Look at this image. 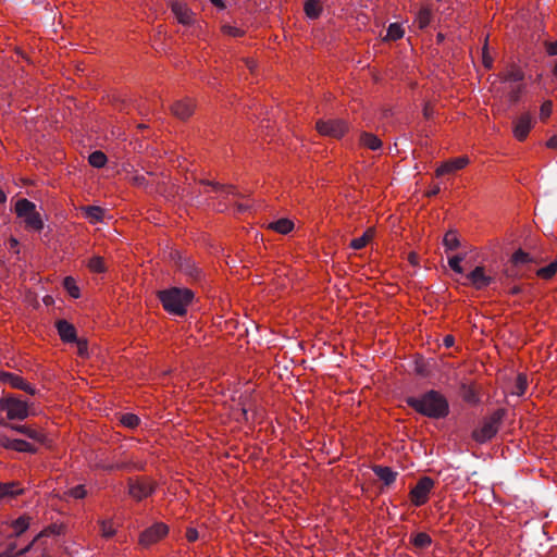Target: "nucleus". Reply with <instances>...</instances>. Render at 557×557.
Returning a JSON list of instances; mask_svg holds the SVG:
<instances>
[{
	"label": "nucleus",
	"mask_w": 557,
	"mask_h": 557,
	"mask_svg": "<svg viewBox=\"0 0 557 557\" xmlns=\"http://www.w3.org/2000/svg\"><path fill=\"white\" fill-rule=\"evenodd\" d=\"M407 404L430 418H443L448 413V403L438 392L430 391L420 397H409Z\"/></svg>",
	"instance_id": "f257e3e1"
},
{
	"label": "nucleus",
	"mask_w": 557,
	"mask_h": 557,
	"mask_svg": "<svg viewBox=\"0 0 557 557\" xmlns=\"http://www.w3.org/2000/svg\"><path fill=\"white\" fill-rule=\"evenodd\" d=\"M194 294L188 288L173 287L159 293V299L164 308L171 314L183 315L191 302Z\"/></svg>",
	"instance_id": "f03ea898"
},
{
	"label": "nucleus",
	"mask_w": 557,
	"mask_h": 557,
	"mask_svg": "<svg viewBox=\"0 0 557 557\" xmlns=\"http://www.w3.org/2000/svg\"><path fill=\"white\" fill-rule=\"evenodd\" d=\"M0 410L7 413L9 420H24L33 413L27 401L13 395L0 398Z\"/></svg>",
	"instance_id": "7ed1b4c3"
},
{
	"label": "nucleus",
	"mask_w": 557,
	"mask_h": 557,
	"mask_svg": "<svg viewBox=\"0 0 557 557\" xmlns=\"http://www.w3.org/2000/svg\"><path fill=\"white\" fill-rule=\"evenodd\" d=\"M15 213L23 220L27 228L34 231L42 230L44 222L39 212L36 210L35 203L32 201L25 198L17 200L15 203Z\"/></svg>",
	"instance_id": "20e7f679"
},
{
	"label": "nucleus",
	"mask_w": 557,
	"mask_h": 557,
	"mask_svg": "<svg viewBox=\"0 0 557 557\" xmlns=\"http://www.w3.org/2000/svg\"><path fill=\"white\" fill-rule=\"evenodd\" d=\"M503 417L504 411L496 410L491 416L485 418L480 426L473 431V440L478 443H485L494 437L498 431Z\"/></svg>",
	"instance_id": "39448f33"
},
{
	"label": "nucleus",
	"mask_w": 557,
	"mask_h": 557,
	"mask_svg": "<svg viewBox=\"0 0 557 557\" xmlns=\"http://www.w3.org/2000/svg\"><path fill=\"white\" fill-rule=\"evenodd\" d=\"M434 481L430 476H422L409 493L410 502L416 507L428 503L430 493L434 488Z\"/></svg>",
	"instance_id": "423d86ee"
},
{
	"label": "nucleus",
	"mask_w": 557,
	"mask_h": 557,
	"mask_svg": "<svg viewBox=\"0 0 557 557\" xmlns=\"http://www.w3.org/2000/svg\"><path fill=\"white\" fill-rule=\"evenodd\" d=\"M318 133L322 136L339 139L348 131V125L343 120L330 119L319 120L315 124Z\"/></svg>",
	"instance_id": "0eeeda50"
},
{
	"label": "nucleus",
	"mask_w": 557,
	"mask_h": 557,
	"mask_svg": "<svg viewBox=\"0 0 557 557\" xmlns=\"http://www.w3.org/2000/svg\"><path fill=\"white\" fill-rule=\"evenodd\" d=\"M168 533V525L163 522H157L140 533L138 542L141 546L149 547L166 536Z\"/></svg>",
	"instance_id": "6e6552de"
},
{
	"label": "nucleus",
	"mask_w": 557,
	"mask_h": 557,
	"mask_svg": "<svg viewBox=\"0 0 557 557\" xmlns=\"http://www.w3.org/2000/svg\"><path fill=\"white\" fill-rule=\"evenodd\" d=\"M512 124H513V126H512L513 137L519 141H523L528 137L531 129L533 128L534 119L531 115V113L525 112V113H522L520 116H518L512 122Z\"/></svg>",
	"instance_id": "1a4fd4ad"
},
{
	"label": "nucleus",
	"mask_w": 557,
	"mask_h": 557,
	"mask_svg": "<svg viewBox=\"0 0 557 557\" xmlns=\"http://www.w3.org/2000/svg\"><path fill=\"white\" fill-rule=\"evenodd\" d=\"M128 491L132 497L141 500L153 493L154 484L149 479H137L129 482Z\"/></svg>",
	"instance_id": "9d476101"
},
{
	"label": "nucleus",
	"mask_w": 557,
	"mask_h": 557,
	"mask_svg": "<svg viewBox=\"0 0 557 557\" xmlns=\"http://www.w3.org/2000/svg\"><path fill=\"white\" fill-rule=\"evenodd\" d=\"M467 280L469 281V284L475 289H483L493 282V277L487 274L484 267H475L467 275Z\"/></svg>",
	"instance_id": "9b49d317"
},
{
	"label": "nucleus",
	"mask_w": 557,
	"mask_h": 557,
	"mask_svg": "<svg viewBox=\"0 0 557 557\" xmlns=\"http://www.w3.org/2000/svg\"><path fill=\"white\" fill-rule=\"evenodd\" d=\"M469 163L468 157H458L450 159L444 163H442L436 169V176H443L445 174L454 173L456 171H459L463 168H466Z\"/></svg>",
	"instance_id": "f8f14e48"
},
{
	"label": "nucleus",
	"mask_w": 557,
	"mask_h": 557,
	"mask_svg": "<svg viewBox=\"0 0 557 557\" xmlns=\"http://www.w3.org/2000/svg\"><path fill=\"white\" fill-rule=\"evenodd\" d=\"M172 12L175 15L178 23L183 25H189L194 21V13L187 7L186 3L175 0L171 5Z\"/></svg>",
	"instance_id": "ddd939ff"
},
{
	"label": "nucleus",
	"mask_w": 557,
	"mask_h": 557,
	"mask_svg": "<svg viewBox=\"0 0 557 557\" xmlns=\"http://www.w3.org/2000/svg\"><path fill=\"white\" fill-rule=\"evenodd\" d=\"M0 445L16 451L35 453L36 447L34 444L18 438L0 437Z\"/></svg>",
	"instance_id": "4468645a"
},
{
	"label": "nucleus",
	"mask_w": 557,
	"mask_h": 557,
	"mask_svg": "<svg viewBox=\"0 0 557 557\" xmlns=\"http://www.w3.org/2000/svg\"><path fill=\"white\" fill-rule=\"evenodd\" d=\"M194 108H195V104L191 99H183V100L176 101L172 106L171 109L175 116L184 120V119L189 117L193 114Z\"/></svg>",
	"instance_id": "2eb2a0df"
},
{
	"label": "nucleus",
	"mask_w": 557,
	"mask_h": 557,
	"mask_svg": "<svg viewBox=\"0 0 557 557\" xmlns=\"http://www.w3.org/2000/svg\"><path fill=\"white\" fill-rule=\"evenodd\" d=\"M34 542L35 541L23 547H18L16 542H8L4 549L0 552V557H21L30 550Z\"/></svg>",
	"instance_id": "dca6fc26"
},
{
	"label": "nucleus",
	"mask_w": 557,
	"mask_h": 557,
	"mask_svg": "<svg viewBox=\"0 0 557 557\" xmlns=\"http://www.w3.org/2000/svg\"><path fill=\"white\" fill-rule=\"evenodd\" d=\"M84 218L90 223V224H97L101 223L104 219L106 211L103 208L98 206H87L81 208Z\"/></svg>",
	"instance_id": "f3484780"
},
{
	"label": "nucleus",
	"mask_w": 557,
	"mask_h": 557,
	"mask_svg": "<svg viewBox=\"0 0 557 557\" xmlns=\"http://www.w3.org/2000/svg\"><path fill=\"white\" fill-rule=\"evenodd\" d=\"M57 330L60 338L63 342L72 343L76 341V330L75 327L65 320H61L57 322Z\"/></svg>",
	"instance_id": "a211bd4d"
},
{
	"label": "nucleus",
	"mask_w": 557,
	"mask_h": 557,
	"mask_svg": "<svg viewBox=\"0 0 557 557\" xmlns=\"http://www.w3.org/2000/svg\"><path fill=\"white\" fill-rule=\"evenodd\" d=\"M2 524L10 525L13 529V534L8 536V542H15L13 537H18L29 527V519L27 517H20L12 522H3Z\"/></svg>",
	"instance_id": "6ab92c4d"
},
{
	"label": "nucleus",
	"mask_w": 557,
	"mask_h": 557,
	"mask_svg": "<svg viewBox=\"0 0 557 557\" xmlns=\"http://www.w3.org/2000/svg\"><path fill=\"white\" fill-rule=\"evenodd\" d=\"M373 472L385 485H391L397 478V472L393 471L389 467L376 466L373 468Z\"/></svg>",
	"instance_id": "aec40b11"
},
{
	"label": "nucleus",
	"mask_w": 557,
	"mask_h": 557,
	"mask_svg": "<svg viewBox=\"0 0 557 557\" xmlns=\"http://www.w3.org/2000/svg\"><path fill=\"white\" fill-rule=\"evenodd\" d=\"M374 235L375 230L373 227H369L360 237L354 238L350 242V247L355 250L362 249L373 239Z\"/></svg>",
	"instance_id": "412c9836"
},
{
	"label": "nucleus",
	"mask_w": 557,
	"mask_h": 557,
	"mask_svg": "<svg viewBox=\"0 0 557 557\" xmlns=\"http://www.w3.org/2000/svg\"><path fill=\"white\" fill-rule=\"evenodd\" d=\"M12 429L25 434L28 438H30L37 443H42L45 441V434L41 431L33 429L30 426L17 425V426H12Z\"/></svg>",
	"instance_id": "4be33fe9"
},
{
	"label": "nucleus",
	"mask_w": 557,
	"mask_h": 557,
	"mask_svg": "<svg viewBox=\"0 0 557 557\" xmlns=\"http://www.w3.org/2000/svg\"><path fill=\"white\" fill-rule=\"evenodd\" d=\"M304 10L308 17L318 18L322 12V4L320 0H305Z\"/></svg>",
	"instance_id": "5701e85b"
},
{
	"label": "nucleus",
	"mask_w": 557,
	"mask_h": 557,
	"mask_svg": "<svg viewBox=\"0 0 557 557\" xmlns=\"http://www.w3.org/2000/svg\"><path fill=\"white\" fill-rule=\"evenodd\" d=\"M269 227L280 234H288L294 228V223L289 219H278L269 224Z\"/></svg>",
	"instance_id": "b1692460"
},
{
	"label": "nucleus",
	"mask_w": 557,
	"mask_h": 557,
	"mask_svg": "<svg viewBox=\"0 0 557 557\" xmlns=\"http://www.w3.org/2000/svg\"><path fill=\"white\" fill-rule=\"evenodd\" d=\"M23 488L20 487L17 482L0 483V499L7 496L20 495Z\"/></svg>",
	"instance_id": "393cba45"
},
{
	"label": "nucleus",
	"mask_w": 557,
	"mask_h": 557,
	"mask_svg": "<svg viewBox=\"0 0 557 557\" xmlns=\"http://www.w3.org/2000/svg\"><path fill=\"white\" fill-rule=\"evenodd\" d=\"M360 144L363 147L369 148L371 150H377L382 147L381 139L377 136L370 134V133L361 134Z\"/></svg>",
	"instance_id": "a878e982"
},
{
	"label": "nucleus",
	"mask_w": 557,
	"mask_h": 557,
	"mask_svg": "<svg viewBox=\"0 0 557 557\" xmlns=\"http://www.w3.org/2000/svg\"><path fill=\"white\" fill-rule=\"evenodd\" d=\"M0 380L4 383L10 384L12 387L18 388V389L24 387V384H25V381L23 380V377L16 375V374H13V373H9V372H1Z\"/></svg>",
	"instance_id": "bb28decb"
},
{
	"label": "nucleus",
	"mask_w": 557,
	"mask_h": 557,
	"mask_svg": "<svg viewBox=\"0 0 557 557\" xmlns=\"http://www.w3.org/2000/svg\"><path fill=\"white\" fill-rule=\"evenodd\" d=\"M443 245L446 251L457 249L460 246L457 233L455 231L447 232L443 238Z\"/></svg>",
	"instance_id": "cd10ccee"
},
{
	"label": "nucleus",
	"mask_w": 557,
	"mask_h": 557,
	"mask_svg": "<svg viewBox=\"0 0 557 557\" xmlns=\"http://www.w3.org/2000/svg\"><path fill=\"white\" fill-rule=\"evenodd\" d=\"M511 262H512L516 267H521V265H525V264H528V263H530V262H533V257H532L530 253H528V252H525V251H523V250L519 249V250H517V251L512 255V257H511Z\"/></svg>",
	"instance_id": "c85d7f7f"
},
{
	"label": "nucleus",
	"mask_w": 557,
	"mask_h": 557,
	"mask_svg": "<svg viewBox=\"0 0 557 557\" xmlns=\"http://www.w3.org/2000/svg\"><path fill=\"white\" fill-rule=\"evenodd\" d=\"M431 22V10L428 7L421 8L416 16L419 28L426 27Z\"/></svg>",
	"instance_id": "c756f323"
},
{
	"label": "nucleus",
	"mask_w": 557,
	"mask_h": 557,
	"mask_svg": "<svg viewBox=\"0 0 557 557\" xmlns=\"http://www.w3.org/2000/svg\"><path fill=\"white\" fill-rule=\"evenodd\" d=\"M557 272V260L550 262L548 265L540 268L536 275L543 280H550Z\"/></svg>",
	"instance_id": "7c9ffc66"
},
{
	"label": "nucleus",
	"mask_w": 557,
	"mask_h": 557,
	"mask_svg": "<svg viewBox=\"0 0 557 557\" xmlns=\"http://www.w3.org/2000/svg\"><path fill=\"white\" fill-rule=\"evenodd\" d=\"M411 543L418 548H426L431 545L432 540L428 533L420 532L412 536Z\"/></svg>",
	"instance_id": "2f4dec72"
},
{
	"label": "nucleus",
	"mask_w": 557,
	"mask_h": 557,
	"mask_svg": "<svg viewBox=\"0 0 557 557\" xmlns=\"http://www.w3.org/2000/svg\"><path fill=\"white\" fill-rule=\"evenodd\" d=\"M63 286L71 297L78 298L81 296L79 287L73 277L66 276L63 281Z\"/></svg>",
	"instance_id": "473e14b6"
},
{
	"label": "nucleus",
	"mask_w": 557,
	"mask_h": 557,
	"mask_svg": "<svg viewBox=\"0 0 557 557\" xmlns=\"http://www.w3.org/2000/svg\"><path fill=\"white\" fill-rule=\"evenodd\" d=\"M100 524V533L103 537H112L116 533V528L112 520H101Z\"/></svg>",
	"instance_id": "72a5a7b5"
},
{
	"label": "nucleus",
	"mask_w": 557,
	"mask_h": 557,
	"mask_svg": "<svg viewBox=\"0 0 557 557\" xmlns=\"http://www.w3.org/2000/svg\"><path fill=\"white\" fill-rule=\"evenodd\" d=\"M404 33L405 32L399 24L393 23L388 26L385 38L388 40H397L404 36Z\"/></svg>",
	"instance_id": "f704fd0d"
},
{
	"label": "nucleus",
	"mask_w": 557,
	"mask_h": 557,
	"mask_svg": "<svg viewBox=\"0 0 557 557\" xmlns=\"http://www.w3.org/2000/svg\"><path fill=\"white\" fill-rule=\"evenodd\" d=\"M88 268L91 272L101 273L104 272V260L102 257L95 256L88 261Z\"/></svg>",
	"instance_id": "c9c22d12"
},
{
	"label": "nucleus",
	"mask_w": 557,
	"mask_h": 557,
	"mask_svg": "<svg viewBox=\"0 0 557 557\" xmlns=\"http://www.w3.org/2000/svg\"><path fill=\"white\" fill-rule=\"evenodd\" d=\"M120 422L125 428L134 429L139 424V418L134 413H125L121 416Z\"/></svg>",
	"instance_id": "e433bc0d"
},
{
	"label": "nucleus",
	"mask_w": 557,
	"mask_h": 557,
	"mask_svg": "<svg viewBox=\"0 0 557 557\" xmlns=\"http://www.w3.org/2000/svg\"><path fill=\"white\" fill-rule=\"evenodd\" d=\"M88 160L92 166L102 168L107 162V157L101 151H95L89 156Z\"/></svg>",
	"instance_id": "4c0bfd02"
},
{
	"label": "nucleus",
	"mask_w": 557,
	"mask_h": 557,
	"mask_svg": "<svg viewBox=\"0 0 557 557\" xmlns=\"http://www.w3.org/2000/svg\"><path fill=\"white\" fill-rule=\"evenodd\" d=\"M463 259H465L463 255H456V256L448 258L449 268L454 272L461 274L463 272V269L461 267V262L463 261Z\"/></svg>",
	"instance_id": "58836bf2"
},
{
	"label": "nucleus",
	"mask_w": 557,
	"mask_h": 557,
	"mask_svg": "<svg viewBox=\"0 0 557 557\" xmlns=\"http://www.w3.org/2000/svg\"><path fill=\"white\" fill-rule=\"evenodd\" d=\"M528 387L527 376L522 373L518 374L515 385V394L521 396L525 393Z\"/></svg>",
	"instance_id": "ea45409f"
},
{
	"label": "nucleus",
	"mask_w": 557,
	"mask_h": 557,
	"mask_svg": "<svg viewBox=\"0 0 557 557\" xmlns=\"http://www.w3.org/2000/svg\"><path fill=\"white\" fill-rule=\"evenodd\" d=\"M523 78V73L520 69L512 67L504 74L505 82H520Z\"/></svg>",
	"instance_id": "a19ab883"
},
{
	"label": "nucleus",
	"mask_w": 557,
	"mask_h": 557,
	"mask_svg": "<svg viewBox=\"0 0 557 557\" xmlns=\"http://www.w3.org/2000/svg\"><path fill=\"white\" fill-rule=\"evenodd\" d=\"M221 29L224 35L231 37H242L244 35V30L234 25H223Z\"/></svg>",
	"instance_id": "79ce46f5"
},
{
	"label": "nucleus",
	"mask_w": 557,
	"mask_h": 557,
	"mask_svg": "<svg viewBox=\"0 0 557 557\" xmlns=\"http://www.w3.org/2000/svg\"><path fill=\"white\" fill-rule=\"evenodd\" d=\"M553 112V102L550 100H546L542 103L540 108V119L542 121L547 120Z\"/></svg>",
	"instance_id": "37998d69"
},
{
	"label": "nucleus",
	"mask_w": 557,
	"mask_h": 557,
	"mask_svg": "<svg viewBox=\"0 0 557 557\" xmlns=\"http://www.w3.org/2000/svg\"><path fill=\"white\" fill-rule=\"evenodd\" d=\"M67 494L71 496V497H74V498H84L86 496V490H85V486L84 485H77L73 488H71Z\"/></svg>",
	"instance_id": "c03bdc74"
},
{
	"label": "nucleus",
	"mask_w": 557,
	"mask_h": 557,
	"mask_svg": "<svg viewBox=\"0 0 557 557\" xmlns=\"http://www.w3.org/2000/svg\"><path fill=\"white\" fill-rule=\"evenodd\" d=\"M546 51L549 55H557V40L553 41V42H547ZM556 70H557V63H556Z\"/></svg>",
	"instance_id": "a18cd8bd"
},
{
	"label": "nucleus",
	"mask_w": 557,
	"mask_h": 557,
	"mask_svg": "<svg viewBox=\"0 0 557 557\" xmlns=\"http://www.w3.org/2000/svg\"><path fill=\"white\" fill-rule=\"evenodd\" d=\"M198 531L194 528H188L187 531H186V539L189 541V542H195L198 540Z\"/></svg>",
	"instance_id": "49530a36"
},
{
	"label": "nucleus",
	"mask_w": 557,
	"mask_h": 557,
	"mask_svg": "<svg viewBox=\"0 0 557 557\" xmlns=\"http://www.w3.org/2000/svg\"><path fill=\"white\" fill-rule=\"evenodd\" d=\"M445 347L449 348L454 345L455 338L453 335H446L443 339Z\"/></svg>",
	"instance_id": "de8ad7c7"
},
{
	"label": "nucleus",
	"mask_w": 557,
	"mask_h": 557,
	"mask_svg": "<svg viewBox=\"0 0 557 557\" xmlns=\"http://www.w3.org/2000/svg\"><path fill=\"white\" fill-rule=\"evenodd\" d=\"M21 389L24 391V392L29 393L30 395H34L35 392H36L35 388L32 385H29L28 383H26V382L24 384V387H22Z\"/></svg>",
	"instance_id": "09e8293b"
},
{
	"label": "nucleus",
	"mask_w": 557,
	"mask_h": 557,
	"mask_svg": "<svg viewBox=\"0 0 557 557\" xmlns=\"http://www.w3.org/2000/svg\"><path fill=\"white\" fill-rule=\"evenodd\" d=\"M86 350H87L86 344L85 343H79L78 344V352H79V355H84L86 352Z\"/></svg>",
	"instance_id": "8fccbe9b"
},
{
	"label": "nucleus",
	"mask_w": 557,
	"mask_h": 557,
	"mask_svg": "<svg viewBox=\"0 0 557 557\" xmlns=\"http://www.w3.org/2000/svg\"><path fill=\"white\" fill-rule=\"evenodd\" d=\"M547 146H548L549 148H555V147H557V138H556V137L550 138V139L547 141Z\"/></svg>",
	"instance_id": "3c124183"
},
{
	"label": "nucleus",
	"mask_w": 557,
	"mask_h": 557,
	"mask_svg": "<svg viewBox=\"0 0 557 557\" xmlns=\"http://www.w3.org/2000/svg\"><path fill=\"white\" fill-rule=\"evenodd\" d=\"M211 2L221 9H223L225 7L224 3L222 2V0H211Z\"/></svg>",
	"instance_id": "603ef678"
},
{
	"label": "nucleus",
	"mask_w": 557,
	"mask_h": 557,
	"mask_svg": "<svg viewBox=\"0 0 557 557\" xmlns=\"http://www.w3.org/2000/svg\"><path fill=\"white\" fill-rule=\"evenodd\" d=\"M7 201V195L0 188V203H3Z\"/></svg>",
	"instance_id": "864d4df0"
},
{
	"label": "nucleus",
	"mask_w": 557,
	"mask_h": 557,
	"mask_svg": "<svg viewBox=\"0 0 557 557\" xmlns=\"http://www.w3.org/2000/svg\"><path fill=\"white\" fill-rule=\"evenodd\" d=\"M10 246L12 249L16 248L18 246V243L15 238L10 239Z\"/></svg>",
	"instance_id": "5fc2aeb1"
},
{
	"label": "nucleus",
	"mask_w": 557,
	"mask_h": 557,
	"mask_svg": "<svg viewBox=\"0 0 557 557\" xmlns=\"http://www.w3.org/2000/svg\"><path fill=\"white\" fill-rule=\"evenodd\" d=\"M409 261H410L412 264H416V263H417V255H416V253H410V255H409Z\"/></svg>",
	"instance_id": "6e6d98bb"
},
{
	"label": "nucleus",
	"mask_w": 557,
	"mask_h": 557,
	"mask_svg": "<svg viewBox=\"0 0 557 557\" xmlns=\"http://www.w3.org/2000/svg\"><path fill=\"white\" fill-rule=\"evenodd\" d=\"M483 62L486 67H491L492 61L488 60L485 55H483Z\"/></svg>",
	"instance_id": "4d7b16f0"
},
{
	"label": "nucleus",
	"mask_w": 557,
	"mask_h": 557,
	"mask_svg": "<svg viewBox=\"0 0 557 557\" xmlns=\"http://www.w3.org/2000/svg\"><path fill=\"white\" fill-rule=\"evenodd\" d=\"M248 66H249V70L253 69V64L252 63H248Z\"/></svg>",
	"instance_id": "13d9d810"
},
{
	"label": "nucleus",
	"mask_w": 557,
	"mask_h": 557,
	"mask_svg": "<svg viewBox=\"0 0 557 557\" xmlns=\"http://www.w3.org/2000/svg\"><path fill=\"white\" fill-rule=\"evenodd\" d=\"M3 536L2 528L0 527V539Z\"/></svg>",
	"instance_id": "bf43d9fd"
}]
</instances>
